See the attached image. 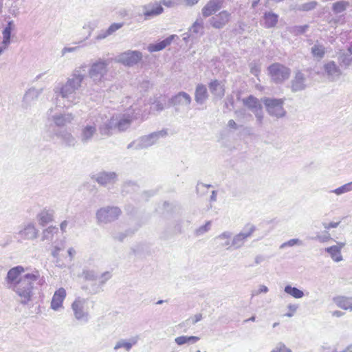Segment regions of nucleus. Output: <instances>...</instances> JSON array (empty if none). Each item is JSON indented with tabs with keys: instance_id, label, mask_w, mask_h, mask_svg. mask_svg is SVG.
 Returning a JSON list of instances; mask_svg holds the SVG:
<instances>
[{
	"instance_id": "nucleus-1",
	"label": "nucleus",
	"mask_w": 352,
	"mask_h": 352,
	"mask_svg": "<svg viewBox=\"0 0 352 352\" xmlns=\"http://www.w3.org/2000/svg\"><path fill=\"white\" fill-rule=\"evenodd\" d=\"M24 272L25 269L21 265L12 267L8 270L5 281L7 287L18 296L19 302L25 305L32 300L35 283L41 285L45 280L38 270L22 275Z\"/></svg>"
},
{
	"instance_id": "nucleus-2",
	"label": "nucleus",
	"mask_w": 352,
	"mask_h": 352,
	"mask_svg": "<svg viewBox=\"0 0 352 352\" xmlns=\"http://www.w3.org/2000/svg\"><path fill=\"white\" fill-rule=\"evenodd\" d=\"M85 65H81L76 68L71 77L67 78L65 83H59L54 87V91L56 96V105H58V97L64 100L63 106L65 107H72L80 102V95L78 91L80 88L85 76Z\"/></svg>"
},
{
	"instance_id": "nucleus-3",
	"label": "nucleus",
	"mask_w": 352,
	"mask_h": 352,
	"mask_svg": "<svg viewBox=\"0 0 352 352\" xmlns=\"http://www.w3.org/2000/svg\"><path fill=\"white\" fill-rule=\"evenodd\" d=\"M108 65L109 61L102 58L91 64L88 74L94 85H101L104 82L108 72Z\"/></svg>"
},
{
	"instance_id": "nucleus-4",
	"label": "nucleus",
	"mask_w": 352,
	"mask_h": 352,
	"mask_svg": "<svg viewBox=\"0 0 352 352\" xmlns=\"http://www.w3.org/2000/svg\"><path fill=\"white\" fill-rule=\"evenodd\" d=\"M98 131V119L90 117L80 127L79 139L82 144H87L91 142Z\"/></svg>"
},
{
	"instance_id": "nucleus-5",
	"label": "nucleus",
	"mask_w": 352,
	"mask_h": 352,
	"mask_svg": "<svg viewBox=\"0 0 352 352\" xmlns=\"http://www.w3.org/2000/svg\"><path fill=\"white\" fill-rule=\"evenodd\" d=\"M47 120L55 126L62 128L71 124L74 120V115L72 113L56 112L54 108H50L47 112Z\"/></svg>"
},
{
	"instance_id": "nucleus-6",
	"label": "nucleus",
	"mask_w": 352,
	"mask_h": 352,
	"mask_svg": "<svg viewBox=\"0 0 352 352\" xmlns=\"http://www.w3.org/2000/svg\"><path fill=\"white\" fill-rule=\"evenodd\" d=\"M122 212L116 206L102 207L97 210L96 216L97 222L100 223H109L118 219Z\"/></svg>"
},
{
	"instance_id": "nucleus-7",
	"label": "nucleus",
	"mask_w": 352,
	"mask_h": 352,
	"mask_svg": "<svg viewBox=\"0 0 352 352\" xmlns=\"http://www.w3.org/2000/svg\"><path fill=\"white\" fill-rule=\"evenodd\" d=\"M267 69L272 80L276 84L283 83L289 78L291 74L289 68L278 63L271 65Z\"/></svg>"
},
{
	"instance_id": "nucleus-8",
	"label": "nucleus",
	"mask_w": 352,
	"mask_h": 352,
	"mask_svg": "<svg viewBox=\"0 0 352 352\" xmlns=\"http://www.w3.org/2000/svg\"><path fill=\"white\" fill-rule=\"evenodd\" d=\"M166 135L165 131H160L152 133L148 135H144L139 138L135 142L130 143L127 146V148H130L133 146L136 149H142L148 148L155 144L160 137H164Z\"/></svg>"
},
{
	"instance_id": "nucleus-9",
	"label": "nucleus",
	"mask_w": 352,
	"mask_h": 352,
	"mask_svg": "<svg viewBox=\"0 0 352 352\" xmlns=\"http://www.w3.org/2000/svg\"><path fill=\"white\" fill-rule=\"evenodd\" d=\"M38 230L36 229L34 223L26 222L19 227L15 237L18 241H32L38 237Z\"/></svg>"
},
{
	"instance_id": "nucleus-10",
	"label": "nucleus",
	"mask_w": 352,
	"mask_h": 352,
	"mask_svg": "<svg viewBox=\"0 0 352 352\" xmlns=\"http://www.w3.org/2000/svg\"><path fill=\"white\" fill-rule=\"evenodd\" d=\"M284 99L265 98L263 102L268 113L276 118L285 116L286 111L283 108Z\"/></svg>"
},
{
	"instance_id": "nucleus-11",
	"label": "nucleus",
	"mask_w": 352,
	"mask_h": 352,
	"mask_svg": "<svg viewBox=\"0 0 352 352\" xmlns=\"http://www.w3.org/2000/svg\"><path fill=\"white\" fill-rule=\"evenodd\" d=\"M71 307L76 320L84 322L88 321L89 312L87 299L78 297L72 302Z\"/></svg>"
},
{
	"instance_id": "nucleus-12",
	"label": "nucleus",
	"mask_w": 352,
	"mask_h": 352,
	"mask_svg": "<svg viewBox=\"0 0 352 352\" xmlns=\"http://www.w3.org/2000/svg\"><path fill=\"white\" fill-rule=\"evenodd\" d=\"M256 230L253 224L248 223L243 230L234 236L232 235V249H239L243 246L245 241Z\"/></svg>"
},
{
	"instance_id": "nucleus-13",
	"label": "nucleus",
	"mask_w": 352,
	"mask_h": 352,
	"mask_svg": "<svg viewBox=\"0 0 352 352\" xmlns=\"http://www.w3.org/2000/svg\"><path fill=\"white\" fill-rule=\"evenodd\" d=\"M134 111L135 108L131 106L127 113L112 116L116 129H118L120 131L127 129L130 126L132 120L136 118L134 116Z\"/></svg>"
},
{
	"instance_id": "nucleus-14",
	"label": "nucleus",
	"mask_w": 352,
	"mask_h": 352,
	"mask_svg": "<svg viewBox=\"0 0 352 352\" xmlns=\"http://www.w3.org/2000/svg\"><path fill=\"white\" fill-rule=\"evenodd\" d=\"M142 53L138 50H127L117 56L119 63L125 66L132 67L142 59Z\"/></svg>"
},
{
	"instance_id": "nucleus-15",
	"label": "nucleus",
	"mask_w": 352,
	"mask_h": 352,
	"mask_svg": "<svg viewBox=\"0 0 352 352\" xmlns=\"http://www.w3.org/2000/svg\"><path fill=\"white\" fill-rule=\"evenodd\" d=\"M231 14L226 10L220 12L218 14L212 16L208 22L215 29L223 28L230 21Z\"/></svg>"
},
{
	"instance_id": "nucleus-16",
	"label": "nucleus",
	"mask_w": 352,
	"mask_h": 352,
	"mask_svg": "<svg viewBox=\"0 0 352 352\" xmlns=\"http://www.w3.org/2000/svg\"><path fill=\"white\" fill-rule=\"evenodd\" d=\"M92 179L103 186L114 184L118 180V175L115 172H100L92 176Z\"/></svg>"
},
{
	"instance_id": "nucleus-17",
	"label": "nucleus",
	"mask_w": 352,
	"mask_h": 352,
	"mask_svg": "<svg viewBox=\"0 0 352 352\" xmlns=\"http://www.w3.org/2000/svg\"><path fill=\"white\" fill-rule=\"evenodd\" d=\"M324 71L331 81L337 80L342 72L339 66L333 60L327 62L323 66Z\"/></svg>"
},
{
	"instance_id": "nucleus-18",
	"label": "nucleus",
	"mask_w": 352,
	"mask_h": 352,
	"mask_svg": "<svg viewBox=\"0 0 352 352\" xmlns=\"http://www.w3.org/2000/svg\"><path fill=\"white\" fill-rule=\"evenodd\" d=\"M42 91V89H36L34 87L29 89L23 96L22 107L24 109L30 108L37 100Z\"/></svg>"
},
{
	"instance_id": "nucleus-19",
	"label": "nucleus",
	"mask_w": 352,
	"mask_h": 352,
	"mask_svg": "<svg viewBox=\"0 0 352 352\" xmlns=\"http://www.w3.org/2000/svg\"><path fill=\"white\" fill-rule=\"evenodd\" d=\"M345 245V242L336 241V245L326 248L324 251L329 254L334 262L339 263L343 260L341 250Z\"/></svg>"
},
{
	"instance_id": "nucleus-20",
	"label": "nucleus",
	"mask_w": 352,
	"mask_h": 352,
	"mask_svg": "<svg viewBox=\"0 0 352 352\" xmlns=\"http://www.w3.org/2000/svg\"><path fill=\"white\" fill-rule=\"evenodd\" d=\"M223 0H209L201 9L204 18L209 17L219 11L223 6Z\"/></svg>"
},
{
	"instance_id": "nucleus-21",
	"label": "nucleus",
	"mask_w": 352,
	"mask_h": 352,
	"mask_svg": "<svg viewBox=\"0 0 352 352\" xmlns=\"http://www.w3.org/2000/svg\"><path fill=\"white\" fill-rule=\"evenodd\" d=\"M66 291L63 287L57 289L52 298L50 308L54 311H58L62 309L63 301L66 298Z\"/></svg>"
},
{
	"instance_id": "nucleus-22",
	"label": "nucleus",
	"mask_w": 352,
	"mask_h": 352,
	"mask_svg": "<svg viewBox=\"0 0 352 352\" xmlns=\"http://www.w3.org/2000/svg\"><path fill=\"white\" fill-rule=\"evenodd\" d=\"M214 242L217 247L225 248L227 250L232 249V232L225 231L214 239Z\"/></svg>"
},
{
	"instance_id": "nucleus-23",
	"label": "nucleus",
	"mask_w": 352,
	"mask_h": 352,
	"mask_svg": "<svg viewBox=\"0 0 352 352\" xmlns=\"http://www.w3.org/2000/svg\"><path fill=\"white\" fill-rule=\"evenodd\" d=\"M54 135L58 137L63 145L67 147H74L77 144L76 138L72 133L67 130H61L56 131Z\"/></svg>"
},
{
	"instance_id": "nucleus-24",
	"label": "nucleus",
	"mask_w": 352,
	"mask_h": 352,
	"mask_svg": "<svg viewBox=\"0 0 352 352\" xmlns=\"http://www.w3.org/2000/svg\"><path fill=\"white\" fill-rule=\"evenodd\" d=\"M144 16L146 20L157 16L164 12V8L158 2L149 3L144 6Z\"/></svg>"
},
{
	"instance_id": "nucleus-25",
	"label": "nucleus",
	"mask_w": 352,
	"mask_h": 352,
	"mask_svg": "<svg viewBox=\"0 0 352 352\" xmlns=\"http://www.w3.org/2000/svg\"><path fill=\"white\" fill-rule=\"evenodd\" d=\"M124 26V23H113L107 30H101L95 37L96 41H99L113 34L116 31Z\"/></svg>"
},
{
	"instance_id": "nucleus-26",
	"label": "nucleus",
	"mask_w": 352,
	"mask_h": 352,
	"mask_svg": "<svg viewBox=\"0 0 352 352\" xmlns=\"http://www.w3.org/2000/svg\"><path fill=\"white\" fill-rule=\"evenodd\" d=\"M190 96L184 91H181L173 96L170 100V103L175 107H187L191 102Z\"/></svg>"
},
{
	"instance_id": "nucleus-27",
	"label": "nucleus",
	"mask_w": 352,
	"mask_h": 352,
	"mask_svg": "<svg viewBox=\"0 0 352 352\" xmlns=\"http://www.w3.org/2000/svg\"><path fill=\"white\" fill-rule=\"evenodd\" d=\"M211 94L217 99H221L225 95L224 85L217 80H212L208 85Z\"/></svg>"
},
{
	"instance_id": "nucleus-28",
	"label": "nucleus",
	"mask_w": 352,
	"mask_h": 352,
	"mask_svg": "<svg viewBox=\"0 0 352 352\" xmlns=\"http://www.w3.org/2000/svg\"><path fill=\"white\" fill-rule=\"evenodd\" d=\"M333 301L339 308L352 311V297L338 296L333 298Z\"/></svg>"
},
{
	"instance_id": "nucleus-29",
	"label": "nucleus",
	"mask_w": 352,
	"mask_h": 352,
	"mask_svg": "<svg viewBox=\"0 0 352 352\" xmlns=\"http://www.w3.org/2000/svg\"><path fill=\"white\" fill-rule=\"evenodd\" d=\"M15 24L13 21H9L2 31L3 43L4 46H8L11 43V33L15 30Z\"/></svg>"
},
{
	"instance_id": "nucleus-30",
	"label": "nucleus",
	"mask_w": 352,
	"mask_h": 352,
	"mask_svg": "<svg viewBox=\"0 0 352 352\" xmlns=\"http://www.w3.org/2000/svg\"><path fill=\"white\" fill-rule=\"evenodd\" d=\"M208 98L206 87L202 84L197 85L195 93V100L199 104H204Z\"/></svg>"
},
{
	"instance_id": "nucleus-31",
	"label": "nucleus",
	"mask_w": 352,
	"mask_h": 352,
	"mask_svg": "<svg viewBox=\"0 0 352 352\" xmlns=\"http://www.w3.org/2000/svg\"><path fill=\"white\" fill-rule=\"evenodd\" d=\"M177 37L176 35H170V36L166 38L163 41L155 43V44H151L148 47V50L151 52H158L160 50H162L168 45H170V43L173 42V41L175 39V38Z\"/></svg>"
},
{
	"instance_id": "nucleus-32",
	"label": "nucleus",
	"mask_w": 352,
	"mask_h": 352,
	"mask_svg": "<svg viewBox=\"0 0 352 352\" xmlns=\"http://www.w3.org/2000/svg\"><path fill=\"white\" fill-rule=\"evenodd\" d=\"M311 53L315 58L320 60L324 57L327 49L323 44L316 41L311 48Z\"/></svg>"
},
{
	"instance_id": "nucleus-33",
	"label": "nucleus",
	"mask_w": 352,
	"mask_h": 352,
	"mask_svg": "<svg viewBox=\"0 0 352 352\" xmlns=\"http://www.w3.org/2000/svg\"><path fill=\"white\" fill-rule=\"evenodd\" d=\"M305 78L300 72L296 74L294 79L292 81V89L293 91H298L305 88Z\"/></svg>"
},
{
	"instance_id": "nucleus-34",
	"label": "nucleus",
	"mask_w": 352,
	"mask_h": 352,
	"mask_svg": "<svg viewBox=\"0 0 352 352\" xmlns=\"http://www.w3.org/2000/svg\"><path fill=\"white\" fill-rule=\"evenodd\" d=\"M188 32L193 34H199V36L204 35V19L201 16H198L196 21L189 28Z\"/></svg>"
},
{
	"instance_id": "nucleus-35",
	"label": "nucleus",
	"mask_w": 352,
	"mask_h": 352,
	"mask_svg": "<svg viewBox=\"0 0 352 352\" xmlns=\"http://www.w3.org/2000/svg\"><path fill=\"white\" fill-rule=\"evenodd\" d=\"M53 211L51 210L44 209L41 210L36 216V219L39 225L43 226L50 223L53 219Z\"/></svg>"
},
{
	"instance_id": "nucleus-36",
	"label": "nucleus",
	"mask_w": 352,
	"mask_h": 352,
	"mask_svg": "<svg viewBox=\"0 0 352 352\" xmlns=\"http://www.w3.org/2000/svg\"><path fill=\"white\" fill-rule=\"evenodd\" d=\"M116 129L114 124V120L111 117L109 120L101 124L100 126L98 125V129L101 135L102 136H109L112 134L111 131Z\"/></svg>"
},
{
	"instance_id": "nucleus-37",
	"label": "nucleus",
	"mask_w": 352,
	"mask_h": 352,
	"mask_svg": "<svg viewBox=\"0 0 352 352\" xmlns=\"http://www.w3.org/2000/svg\"><path fill=\"white\" fill-rule=\"evenodd\" d=\"M338 60L340 66L347 68L352 65V54L348 52L340 50Z\"/></svg>"
},
{
	"instance_id": "nucleus-38",
	"label": "nucleus",
	"mask_w": 352,
	"mask_h": 352,
	"mask_svg": "<svg viewBox=\"0 0 352 352\" xmlns=\"http://www.w3.org/2000/svg\"><path fill=\"white\" fill-rule=\"evenodd\" d=\"M243 102L244 105H245L252 112L257 111V109H261V107L258 100L252 96H250L249 97L243 99Z\"/></svg>"
},
{
	"instance_id": "nucleus-39",
	"label": "nucleus",
	"mask_w": 352,
	"mask_h": 352,
	"mask_svg": "<svg viewBox=\"0 0 352 352\" xmlns=\"http://www.w3.org/2000/svg\"><path fill=\"white\" fill-rule=\"evenodd\" d=\"M278 16L273 12H266L264 14V25L267 28L274 27L278 22Z\"/></svg>"
},
{
	"instance_id": "nucleus-40",
	"label": "nucleus",
	"mask_w": 352,
	"mask_h": 352,
	"mask_svg": "<svg viewBox=\"0 0 352 352\" xmlns=\"http://www.w3.org/2000/svg\"><path fill=\"white\" fill-rule=\"evenodd\" d=\"M284 292L292 296L294 298H302L305 294L304 292L296 287H292L290 285H286L284 288Z\"/></svg>"
},
{
	"instance_id": "nucleus-41",
	"label": "nucleus",
	"mask_w": 352,
	"mask_h": 352,
	"mask_svg": "<svg viewBox=\"0 0 352 352\" xmlns=\"http://www.w3.org/2000/svg\"><path fill=\"white\" fill-rule=\"evenodd\" d=\"M58 228L55 226H50L43 231L42 240L52 241L55 235H57Z\"/></svg>"
},
{
	"instance_id": "nucleus-42",
	"label": "nucleus",
	"mask_w": 352,
	"mask_h": 352,
	"mask_svg": "<svg viewBox=\"0 0 352 352\" xmlns=\"http://www.w3.org/2000/svg\"><path fill=\"white\" fill-rule=\"evenodd\" d=\"M351 191H352V181L344 184L336 189L330 190L329 193H334L336 195L340 196Z\"/></svg>"
},
{
	"instance_id": "nucleus-43",
	"label": "nucleus",
	"mask_w": 352,
	"mask_h": 352,
	"mask_svg": "<svg viewBox=\"0 0 352 352\" xmlns=\"http://www.w3.org/2000/svg\"><path fill=\"white\" fill-rule=\"evenodd\" d=\"M349 6V1L341 0L333 3L332 10L335 14H339L345 11Z\"/></svg>"
},
{
	"instance_id": "nucleus-44",
	"label": "nucleus",
	"mask_w": 352,
	"mask_h": 352,
	"mask_svg": "<svg viewBox=\"0 0 352 352\" xmlns=\"http://www.w3.org/2000/svg\"><path fill=\"white\" fill-rule=\"evenodd\" d=\"M198 340H199V338L197 336H182L177 337L175 339V342L178 345H183L186 343H195Z\"/></svg>"
},
{
	"instance_id": "nucleus-45",
	"label": "nucleus",
	"mask_w": 352,
	"mask_h": 352,
	"mask_svg": "<svg viewBox=\"0 0 352 352\" xmlns=\"http://www.w3.org/2000/svg\"><path fill=\"white\" fill-rule=\"evenodd\" d=\"M311 239L324 243L329 242L330 240L332 239V238L329 231L324 230L322 232H318L316 236L311 238Z\"/></svg>"
},
{
	"instance_id": "nucleus-46",
	"label": "nucleus",
	"mask_w": 352,
	"mask_h": 352,
	"mask_svg": "<svg viewBox=\"0 0 352 352\" xmlns=\"http://www.w3.org/2000/svg\"><path fill=\"white\" fill-rule=\"evenodd\" d=\"M309 28L308 25H296L292 27L289 30V32L294 35H299L305 33Z\"/></svg>"
},
{
	"instance_id": "nucleus-47",
	"label": "nucleus",
	"mask_w": 352,
	"mask_h": 352,
	"mask_svg": "<svg viewBox=\"0 0 352 352\" xmlns=\"http://www.w3.org/2000/svg\"><path fill=\"white\" fill-rule=\"evenodd\" d=\"M82 277L86 280H95L97 278V275L94 270H83L82 272Z\"/></svg>"
},
{
	"instance_id": "nucleus-48",
	"label": "nucleus",
	"mask_w": 352,
	"mask_h": 352,
	"mask_svg": "<svg viewBox=\"0 0 352 352\" xmlns=\"http://www.w3.org/2000/svg\"><path fill=\"white\" fill-rule=\"evenodd\" d=\"M211 227V222L207 221L204 225L200 226L197 229L195 230V234L196 236H201L206 232H208Z\"/></svg>"
},
{
	"instance_id": "nucleus-49",
	"label": "nucleus",
	"mask_w": 352,
	"mask_h": 352,
	"mask_svg": "<svg viewBox=\"0 0 352 352\" xmlns=\"http://www.w3.org/2000/svg\"><path fill=\"white\" fill-rule=\"evenodd\" d=\"M318 5V3L315 1L307 2L305 3H303L299 6L298 10L301 11H309L311 10H314L316 6Z\"/></svg>"
},
{
	"instance_id": "nucleus-50",
	"label": "nucleus",
	"mask_w": 352,
	"mask_h": 352,
	"mask_svg": "<svg viewBox=\"0 0 352 352\" xmlns=\"http://www.w3.org/2000/svg\"><path fill=\"white\" fill-rule=\"evenodd\" d=\"M302 241L298 239H290L287 242H285L281 244V245L280 246V248L283 249L285 247H292V246H294L296 245H302Z\"/></svg>"
},
{
	"instance_id": "nucleus-51",
	"label": "nucleus",
	"mask_w": 352,
	"mask_h": 352,
	"mask_svg": "<svg viewBox=\"0 0 352 352\" xmlns=\"http://www.w3.org/2000/svg\"><path fill=\"white\" fill-rule=\"evenodd\" d=\"M120 348H124L127 351L131 350V344L125 340H120L116 344L114 350H118Z\"/></svg>"
},
{
	"instance_id": "nucleus-52",
	"label": "nucleus",
	"mask_w": 352,
	"mask_h": 352,
	"mask_svg": "<svg viewBox=\"0 0 352 352\" xmlns=\"http://www.w3.org/2000/svg\"><path fill=\"white\" fill-rule=\"evenodd\" d=\"M97 27V22L95 21H90L84 24L82 26V28L84 30H89V34L88 36H89L91 34V32L95 30V28Z\"/></svg>"
},
{
	"instance_id": "nucleus-53",
	"label": "nucleus",
	"mask_w": 352,
	"mask_h": 352,
	"mask_svg": "<svg viewBox=\"0 0 352 352\" xmlns=\"http://www.w3.org/2000/svg\"><path fill=\"white\" fill-rule=\"evenodd\" d=\"M271 352H292L291 349H288L285 344L279 342L271 351Z\"/></svg>"
},
{
	"instance_id": "nucleus-54",
	"label": "nucleus",
	"mask_w": 352,
	"mask_h": 352,
	"mask_svg": "<svg viewBox=\"0 0 352 352\" xmlns=\"http://www.w3.org/2000/svg\"><path fill=\"white\" fill-rule=\"evenodd\" d=\"M268 291H269V289L267 286H265L264 285H260L258 286V289L254 290L252 292V296H258L261 294H266L268 292Z\"/></svg>"
},
{
	"instance_id": "nucleus-55",
	"label": "nucleus",
	"mask_w": 352,
	"mask_h": 352,
	"mask_svg": "<svg viewBox=\"0 0 352 352\" xmlns=\"http://www.w3.org/2000/svg\"><path fill=\"white\" fill-rule=\"evenodd\" d=\"M340 221H338V222H333V221H331V222H329V223H325V222H323L322 223L323 228L325 229V230H329L331 228H336L338 227V226L340 225Z\"/></svg>"
},
{
	"instance_id": "nucleus-56",
	"label": "nucleus",
	"mask_w": 352,
	"mask_h": 352,
	"mask_svg": "<svg viewBox=\"0 0 352 352\" xmlns=\"http://www.w3.org/2000/svg\"><path fill=\"white\" fill-rule=\"evenodd\" d=\"M111 278V274L109 272H105L102 273L100 276V284L103 285L109 279Z\"/></svg>"
},
{
	"instance_id": "nucleus-57",
	"label": "nucleus",
	"mask_w": 352,
	"mask_h": 352,
	"mask_svg": "<svg viewBox=\"0 0 352 352\" xmlns=\"http://www.w3.org/2000/svg\"><path fill=\"white\" fill-rule=\"evenodd\" d=\"M78 49V47H65L61 50V55L64 56L67 53L74 52Z\"/></svg>"
},
{
	"instance_id": "nucleus-58",
	"label": "nucleus",
	"mask_w": 352,
	"mask_h": 352,
	"mask_svg": "<svg viewBox=\"0 0 352 352\" xmlns=\"http://www.w3.org/2000/svg\"><path fill=\"white\" fill-rule=\"evenodd\" d=\"M253 113L255 114V116L257 119V122H258L259 124H261L262 123V120L263 118L261 108L257 109V111H253Z\"/></svg>"
},
{
	"instance_id": "nucleus-59",
	"label": "nucleus",
	"mask_w": 352,
	"mask_h": 352,
	"mask_svg": "<svg viewBox=\"0 0 352 352\" xmlns=\"http://www.w3.org/2000/svg\"><path fill=\"white\" fill-rule=\"evenodd\" d=\"M201 319H202V314H197L195 315L193 317H192L191 318H190L188 320L191 321V323L195 324L197 322H199Z\"/></svg>"
},
{
	"instance_id": "nucleus-60",
	"label": "nucleus",
	"mask_w": 352,
	"mask_h": 352,
	"mask_svg": "<svg viewBox=\"0 0 352 352\" xmlns=\"http://www.w3.org/2000/svg\"><path fill=\"white\" fill-rule=\"evenodd\" d=\"M260 71L261 69L258 65H254L251 66L250 72L253 75L257 76L259 74Z\"/></svg>"
},
{
	"instance_id": "nucleus-61",
	"label": "nucleus",
	"mask_w": 352,
	"mask_h": 352,
	"mask_svg": "<svg viewBox=\"0 0 352 352\" xmlns=\"http://www.w3.org/2000/svg\"><path fill=\"white\" fill-rule=\"evenodd\" d=\"M126 236V234L124 232H120L113 235V238L119 241H122Z\"/></svg>"
},
{
	"instance_id": "nucleus-62",
	"label": "nucleus",
	"mask_w": 352,
	"mask_h": 352,
	"mask_svg": "<svg viewBox=\"0 0 352 352\" xmlns=\"http://www.w3.org/2000/svg\"><path fill=\"white\" fill-rule=\"evenodd\" d=\"M139 340V336H134V337H131L128 342V343H129L131 344V349L132 348V346L135 344H137V342H138Z\"/></svg>"
},
{
	"instance_id": "nucleus-63",
	"label": "nucleus",
	"mask_w": 352,
	"mask_h": 352,
	"mask_svg": "<svg viewBox=\"0 0 352 352\" xmlns=\"http://www.w3.org/2000/svg\"><path fill=\"white\" fill-rule=\"evenodd\" d=\"M60 250H61L60 248H59L58 246H54V249L52 251V255L53 256V257L57 258L59 254V252Z\"/></svg>"
},
{
	"instance_id": "nucleus-64",
	"label": "nucleus",
	"mask_w": 352,
	"mask_h": 352,
	"mask_svg": "<svg viewBox=\"0 0 352 352\" xmlns=\"http://www.w3.org/2000/svg\"><path fill=\"white\" fill-rule=\"evenodd\" d=\"M164 105L163 104L160 102H157L156 104H153L152 109L157 110V111H162L164 109Z\"/></svg>"
}]
</instances>
